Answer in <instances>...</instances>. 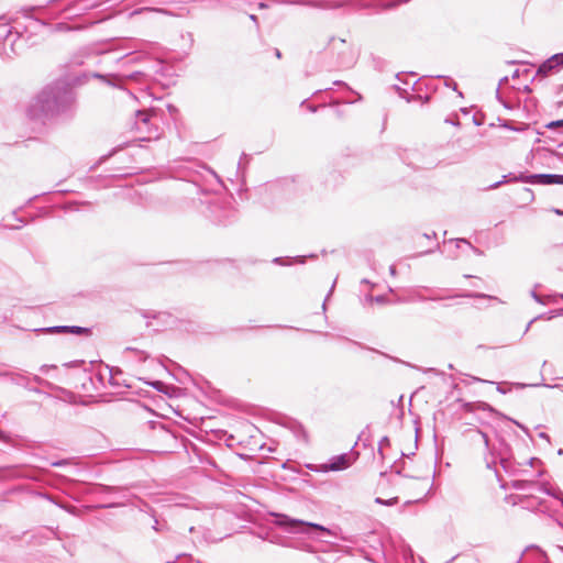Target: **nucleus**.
<instances>
[{
    "label": "nucleus",
    "mask_w": 563,
    "mask_h": 563,
    "mask_svg": "<svg viewBox=\"0 0 563 563\" xmlns=\"http://www.w3.org/2000/svg\"><path fill=\"white\" fill-rule=\"evenodd\" d=\"M56 331L57 332L82 333V332H87V329H84V328H80V327H74V328L60 327V328H57Z\"/></svg>",
    "instance_id": "nucleus-6"
},
{
    "label": "nucleus",
    "mask_w": 563,
    "mask_h": 563,
    "mask_svg": "<svg viewBox=\"0 0 563 563\" xmlns=\"http://www.w3.org/2000/svg\"><path fill=\"white\" fill-rule=\"evenodd\" d=\"M548 128H550V129L563 128V120L553 121L548 124Z\"/></svg>",
    "instance_id": "nucleus-8"
},
{
    "label": "nucleus",
    "mask_w": 563,
    "mask_h": 563,
    "mask_svg": "<svg viewBox=\"0 0 563 563\" xmlns=\"http://www.w3.org/2000/svg\"><path fill=\"white\" fill-rule=\"evenodd\" d=\"M449 307H453L460 316H468L471 314L475 307L471 303L468 299H462L455 301L453 305H450Z\"/></svg>",
    "instance_id": "nucleus-5"
},
{
    "label": "nucleus",
    "mask_w": 563,
    "mask_h": 563,
    "mask_svg": "<svg viewBox=\"0 0 563 563\" xmlns=\"http://www.w3.org/2000/svg\"><path fill=\"white\" fill-rule=\"evenodd\" d=\"M318 318L322 321L324 320V307H321V310L317 312Z\"/></svg>",
    "instance_id": "nucleus-9"
},
{
    "label": "nucleus",
    "mask_w": 563,
    "mask_h": 563,
    "mask_svg": "<svg viewBox=\"0 0 563 563\" xmlns=\"http://www.w3.org/2000/svg\"><path fill=\"white\" fill-rule=\"evenodd\" d=\"M357 457V453H344L329 462L322 463L320 470L323 472H339L349 468Z\"/></svg>",
    "instance_id": "nucleus-2"
},
{
    "label": "nucleus",
    "mask_w": 563,
    "mask_h": 563,
    "mask_svg": "<svg viewBox=\"0 0 563 563\" xmlns=\"http://www.w3.org/2000/svg\"><path fill=\"white\" fill-rule=\"evenodd\" d=\"M465 277H467V278L477 277V275H475V274H465Z\"/></svg>",
    "instance_id": "nucleus-11"
},
{
    "label": "nucleus",
    "mask_w": 563,
    "mask_h": 563,
    "mask_svg": "<svg viewBox=\"0 0 563 563\" xmlns=\"http://www.w3.org/2000/svg\"><path fill=\"white\" fill-rule=\"evenodd\" d=\"M563 67V53L555 54L547 59L538 68L537 75L547 77L552 70Z\"/></svg>",
    "instance_id": "nucleus-3"
},
{
    "label": "nucleus",
    "mask_w": 563,
    "mask_h": 563,
    "mask_svg": "<svg viewBox=\"0 0 563 563\" xmlns=\"http://www.w3.org/2000/svg\"><path fill=\"white\" fill-rule=\"evenodd\" d=\"M521 196H522V199L526 201V202H531L533 201L534 199V194L531 189L529 188H523L521 190Z\"/></svg>",
    "instance_id": "nucleus-7"
},
{
    "label": "nucleus",
    "mask_w": 563,
    "mask_h": 563,
    "mask_svg": "<svg viewBox=\"0 0 563 563\" xmlns=\"http://www.w3.org/2000/svg\"><path fill=\"white\" fill-rule=\"evenodd\" d=\"M142 121H143L144 123H146V122L148 121V117H147V115H144V118L142 119Z\"/></svg>",
    "instance_id": "nucleus-12"
},
{
    "label": "nucleus",
    "mask_w": 563,
    "mask_h": 563,
    "mask_svg": "<svg viewBox=\"0 0 563 563\" xmlns=\"http://www.w3.org/2000/svg\"><path fill=\"white\" fill-rule=\"evenodd\" d=\"M530 183L541 185H563V175L537 174L530 176Z\"/></svg>",
    "instance_id": "nucleus-4"
},
{
    "label": "nucleus",
    "mask_w": 563,
    "mask_h": 563,
    "mask_svg": "<svg viewBox=\"0 0 563 563\" xmlns=\"http://www.w3.org/2000/svg\"><path fill=\"white\" fill-rule=\"evenodd\" d=\"M275 523L282 528H285L287 529L288 531H291V532H298V531H301V529L303 527H310V528H313V529H317V530H320L322 532H327V533H330V531L322 527V526H319L317 523H310V522H305V521H301V520H297V519H291L289 518L287 515H275Z\"/></svg>",
    "instance_id": "nucleus-1"
},
{
    "label": "nucleus",
    "mask_w": 563,
    "mask_h": 563,
    "mask_svg": "<svg viewBox=\"0 0 563 563\" xmlns=\"http://www.w3.org/2000/svg\"><path fill=\"white\" fill-rule=\"evenodd\" d=\"M553 211H554L556 214H559V216H562V214H563V211H561V210H559V209H554Z\"/></svg>",
    "instance_id": "nucleus-10"
}]
</instances>
